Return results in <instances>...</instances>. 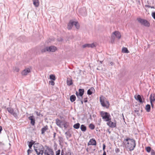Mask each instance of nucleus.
<instances>
[{
	"mask_svg": "<svg viewBox=\"0 0 155 155\" xmlns=\"http://www.w3.org/2000/svg\"><path fill=\"white\" fill-rule=\"evenodd\" d=\"M31 68H27L23 70L21 72V74L22 75L25 76L27 75L31 71Z\"/></svg>",
	"mask_w": 155,
	"mask_h": 155,
	"instance_id": "nucleus-10",
	"label": "nucleus"
},
{
	"mask_svg": "<svg viewBox=\"0 0 155 155\" xmlns=\"http://www.w3.org/2000/svg\"><path fill=\"white\" fill-rule=\"evenodd\" d=\"M107 124L111 128H114L116 127V126L117 121L115 120H114L113 121H111V118L110 120H109L108 121H107Z\"/></svg>",
	"mask_w": 155,
	"mask_h": 155,
	"instance_id": "nucleus-7",
	"label": "nucleus"
},
{
	"mask_svg": "<svg viewBox=\"0 0 155 155\" xmlns=\"http://www.w3.org/2000/svg\"><path fill=\"white\" fill-rule=\"evenodd\" d=\"M151 154V155H155V152H152Z\"/></svg>",
	"mask_w": 155,
	"mask_h": 155,
	"instance_id": "nucleus-41",
	"label": "nucleus"
},
{
	"mask_svg": "<svg viewBox=\"0 0 155 155\" xmlns=\"http://www.w3.org/2000/svg\"><path fill=\"white\" fill-rule=\"evenodd\" d=\"M147 7H148L149 8H150V7L151 8H154V7H150V6H147Z\"/></svg>",
	"mask_w": 155,
	"mask_h": 155,
	"instance_id": "nucleus-45",
	"label": "nucleus"
},
{
	"mask_svg": "<svg viewBox=\"0 0 155 155\" xmlns=\"http://www.w3.org/2000/svg\"><path fill=\"white\" fill-rule=\"evenodd\" d=\"M35 150L38 155H43L44 153V148L38 144H35L34 146Z\"/></svg>",
	"mask_w": 155,
	"mask_h": 155,
	"instance_id": "nucleus-4",
	"label": "nucleus"
},
{
	"mask_svg": "<svg viewBox=\"0 0 155 155\" xmlns=\"http://www.w3.org/2000/svg\"><path fill=\"white\" fill-rule=\"evenodd\" d=\"M81 104H83V101L82 100L81 101Z\"/></svg>",
	"mask_w": 155,
	"mask_h": 155,
	"instance_id": "nucleus-47",
	"label": "nucleus"
},
{
	"mask_svg": "<svg viewBox=\"0 0 155 155\" xmlns=\"http://www.w3.org/2000/svg\"><path fill=\"white\" fill-rule=\"evenodd\" d=\"M152 16L155 19V12L152 13Z\"/></svg>",
	"mask_w": 155,
	"mask_h": 155,
	"instance_id": "nucleus-36",
	"label": "nucleus"
},
{
	"mask_svg": "<svg viewBox=\"0 0 155 155\" xmlns=\"http://www.w3.org/2000/svg\"><path fill=\"white\" fill-rule=\"evenodd\" d=\"M74 25L75 26L77 29H78L79 28V25L78 22L74 21Z\"/></svg>",
	"mask_w": 155,
	"mask_h": 155,
	"instance_id": "nucleus-29",
	"label": "nucleus"
},
{
	"mask_svg": "<svg viewBox=\"0 0 155 155\" xmlns=\"http://www.w3.org/2000/svg\"><path fill=\"white\" fill-rule=\"evenodd\" d=\"M33 3L34 5L36 7H38L39 5L38 0H33Z\"/></svg>",
	"mask_w": 155,
	"mask_h": 155,
	"instance_id": "nucleus-21",
	"label": "nucleus"
},
{
	"mask_svg": "<svg viewBox=\"0 0 155 155\" xmlns=\"http://www.w3.org/2000/svg\"><path fill=\"white\" fill-rule=\"evenodd\" d=\"M137 20L141 25H143L144 26L149 27L150 25L149 22L146 19L139 18H137Z\"/></svg>",
	"mask_w": 155,
	"mask_h": 155,
	"instance_id": "nucleus-5",
	"label": "nucleus"
},
{
	"mask_svg": "<svg viewBox=\"0 0 155 155\" xmlns=\"http://www.w3.org/2000/svg\"><path fill=\"white\" fill-rule=\"evenodd\" d=\"M55 134H56V133H54V137L55 136Z\"/></svg>",
	"mask_w": 155,
	"mask_h": 155,
	"instance_id": "nucleus-49",
	"label": "nucleus"
},
{
	"mask_svg": "<svg viewBox=\"0 0 155 155\" xmlns=\"http://www.w3.org/2000/svg\"><path fill=\"white\" fill-rule=\"evenodd\" d=\"M95 47V45L94 43H92L91 44H86L83 45L82 46V47L83 48H85L86 47H88V48H93Z\"/></svg>",
	"mask_w": 155,
	"mask_h": 155,
	"instance_id": "nucleus-15",
	"label": "nucleus"
},
{
	"mask_svg": "<svg viewBox=\"0 0 155 155\" xmlns=\"http://www.w3.org/2000/svg\"><path fill=\"white\" fill-rule=\"evenodd\" d=\"M49 83L52 86H53L54 84V81H49Z\"/></svg>",
	"mask_w": 155,
	"mask_h": 155,
	"instance_id": "nucleus-35",
	"label": "nucleus"
},
{
	"mask_svg": "<svg viewBox=\"0 0 155 155\" xmlns=\"http://www.w3.org/2000/svg\"><path fill=\"white\" fill-rule=\"evenodd\" d=\"M115 36L119 39L121 38V35L120 33L117 31H115L113 32L111 35V42L112 43H114L115 40Z\"/></svg>",
	"mask_w": 155,
	"mask_h": 155,
	"instance_id": "nucleus-6",
	"label": "nucleus"
},
{
	"mask_svg": "<svg viewBox=\"0 0 155 155\" xmlns=\"http://www.w3.org/2000/svg\"><path fill=\"white\" fill-rule=\"evenodd\" d=\"M7 110L9 113L13 115L14 117L17 116V114L14 112V110L13 108L11 107H8L7 108Z\"/></svg>",
	"mask_w": 155,
	"mask_h": 155,
	"instance_id": "nucleus-11",
	"label": "nucleus"
},
{
	"mask_svg": "<svg viewBox=\"0 0 155 155\" xmlns=\"http://www.w3.org/2000/svg\"><path fill=\"white\" fill-rule=\"evenodd\" d=\"M79 93L76 92V94L77 96L78 97L79 96L81 97H82L84 92V90L83 89H79Z\"/></svg>",
	"mask_w": 155,
	"mask_h": 155,
	"instance_id": "nucleus-12",
	"label": "nucleus"
},
{
	"mask_svg": "<svg viewBox=\"0 0 155 155\" xmlns=\"http://www.w3.org/2000/svg\"><path fill=\"white\" fill-rule=\"evenodd\" d=\"M74 25V21L72 20L70 21L68 25V29H71Z\"/></svg>",
	"mask_w": 155,
	"mask_h": 155,
	"instance_id": "nucleus-18",
	"label": "nucleus"
},
{
	"mask_svg": "<svg viewBox=\"0 0 155 155\" xmlns=\"http://www.w3.org/2000/svg\"><path fill=\"white\" fill-rule=\"evenodd\" d=\"M56 124L58 126L60 127L61 126V120L59 119H57L56 120Z\"/></svg>",
	"mask_w": 155,
	"mask_h": 155,
	"instance_id": "nucleus-23",
	"label": "nucleus"
},
{
	"mask_svg": "<svg viewBox=\"0 0 155 155\" xmlns=\"http://www.w3.org/2000/svg\"><path fill=\"white\" fill-rule=\"evenodd\" d=\"M101 117L104 121L107 122L109 120H110L111 116L110 114L104 111H101L100 112Z\"/></svg>",
	"mask_w": 155,
	"mask_h": 155,
	"instance_id": "nucleus-3",
	"label": "nucleus"
},
{
	"mask_svg": "<svg viewBox=\"0 0 155 155\" xmlns=\"http://www.w3.org/2000/svg\"><path fill=\"white\" fill-rule=\"evenodd\" d=\"M29 120H31V124L32 125H34L35 123V119L34 116H32L29 117H28Z\"/></svg>",
	"mask_w": 155,
	"mask_h": 155,
	"instance_id": "nucleus-17",
	"label": "nucleus"
},
{
	"mask_svg": "<svg viewBox=\"0 0 155 155\" xmlns=\"http://www.w3.org/2000/svg\"><path fill=\"white\" fill-rule=\"evenodd\" d=\"M150 101L152 107H153V105L152 104L153 102L155 101V96L154 94H151L150 97Z\"/></svg>",
	"mask_w": 155,
	"mask_h": 155,
	"instance_id": "nucleus-13",
	"label": "nucleus"
},
{
	"mask_svg": "<svg viewBox=\"0 0 155 155\" xmlns=\"http://www.w3.org/2000/svg\"><path fill=\"white\" fill-rule=\"evenodd\" d=\"M19 71V69L18 68H17L16 70V71L18 72Z\"/></svg>",
	"mask_w": 155,
	"mask_h": 155,
	"instance_id": "nucleus-46",
	"label": "nucleus"
},
{
	"mask_svg": "<svg viewBox=\"0 0 155 155\" xmlns=\"http://www.w3.org/2000/svg\"><path fill=\"white\" fill-rule=\"evenodd\" d=\"M84 101L85 103L87 102V98H84Z\"/></svg>",
	"mask_w": 155,
	"mask_h": 155,
	"instance_id": "nucleus-40",
	"label": "nucleus"
},
{
	"mask_svg": "<svg viewBox=\"0 0 155 155\" xmlns=\"http://www.w3.org/2000/svg\"><path fill=\"white\" fill-rule=\"evenodd\" d=\"M50 78L51 79L53 80H55V76L53 74H51L50 76Z\"/></svg>",
	"mask_w": 155,
	"mask_h": 155,
	"instance_id": "nucleus-30",
	"label": "nucleus"
},
{
	"mask_svg": "<svg viewBox=\"0 0 155 155\" xmlns=\"http://www.w3.org/2000/svg\"><path fill=\"white\" fill-rule=\"evenodd\" d=\"M62 153H63V150L62 151V152H61V155H63L62 154Z\"/></svg>",
	"mask_w": 155,
	"mask_h": 155,
	"instance_id": "nucleus-50",
	"label": "nucleus"
},
{
	"mask_svg": "<svg viewBox=\"0 0 155 155\" xmlns=\"http://www.w3.org/2000/svg\"><path fill=\"white\" fill-rule=\"evenodd\" d=\"M81 130L83 131H85L86 130V127L84 125H81L80 127Z\"/></svg>",
	"mask_w": 155,
	"mask_h": 155,
	"instance_id": "nucleus-25",
	"label": "nucleus"
},
{
	"mask_svg": "<svg viewBox=\"0 0 155 155\" xmlns=\"http://www.w3.org/2000/svg\"><path fill=\"white\" fill-rule=\"evenodd\" d=\"M103 155H106V153L105 151H104Z\"/></svg>",
	"mask_w": 155,
	"mask_h": 155,
	"instance_id": "nucleus-44",
	"label": "nucleus"
},
{
	"mask_svg": "<svg viewBox=\"0 0 155 155\" xmlns=\"http://www.w3.org/2000/svg\"><path fill=\"white\" fill-rule=\"evenodd\" d=\"M80 126V124L79 123H78L74 124L73 127L74 128L78 129L79 128Z\"/></svg>",
	"mask_w": 155,
	"mask_h": 155,
	"instance_id": "nucleus-28",
	"label": "nucleus"
},
{
	"mask_svg": "<svg viewBox=\"0 0 155 155\" xmlns=\"http://www.w3.org/2000/svg\"><path fill=\"white\" fill-rule=\"evenodd\" d=\"M31 150L30 149H28L27 151L28 155H29V153H31Z\"/></svg>",
	"mask_w": 155,
	"mask_h": 155,
	"instance_id": "nucleus-38",
	"label": "nucleus"
},
{
	"mask_svg": "<svg viewBox=\"0 0 155 155\" xmlns=\"http://www.w3.org/2000/svg\"><path fill=\"white\" fill-rule=\"evenodd\" d=\"M146 110L147 112H149L150 110V106L149 104H147L146 106L145 107Z\"/></svg>",
	"mask_w": 155,
	"mask_h": 155,
	"instance_id": "nucleus-26",
	"label": "nucleus"
},
{
	"mask_svg": "<svg viewBox=\"0 0 155 155\" xmlns=\"http://www.w3.org/2000/svg\"><path fill=\"white\" fill-rule=\"evenodd\" d=\"M73 82L72 78H68L67 79V84L68 85L70 86L73 84Z\"/></svg>",
	"mask_w": 155,
	"mask_h": 155,
	"instance_id": "nucleus-19",
	"label": "nucleus"
},
{
	"mask_svg": "<svg viewBox=\"0 0 155 155\" xmlns=\"http://www.w3.org/2000/svg\"><path fill=\"white\" fill-rule=\"evenodd\" d=\"M100 101L101 106L107 109L109 108L110 104L109 101L104 96L101 95L100 97Z\"/></svg>",
	"mask_w": 155,
	"mask_h": 155,
	"instance_id": "nucleus-2",
	"label": "nucleus"
},
{
	"mask_svg": "<svg viewBox=\"0 0 155 155\" xmlns=\"http://www.w3.org/2000/svg\"><path fill=\"white\" fill-rule=\"evenodd\" d=\"M151 149V148L150 147H147L146 148V150L147 151L148 153H149L150 152Z\"/></svg>",
	"mask_w": 155,
	"mask_h": 155,
	"instance_id": "nucleus-32",
	"label": "nucleus"
},
{
	"mask_svg": "<svg viewBox=\"0 0 155 155\" xmlns=\"http://www.w3.org/2000/svg\"><path fill=\"white\" fill-rule=\"evenodd\" d=\"M61 150H58L56 151V155H59L60 154Z\"/></svg>",
	"mask_w": 155,
	"mask_h": 155,
	"instance_id": "nucleus-34",
	"label": "nucleus"
},
{
	"mask_svg": "<svg viewBox=\"0 0 155 155\" xmlns=\"http://www.w3.org/2000/svg\"><path fill=\"white\" fill-rule=\"evenodd\" d=\"M2 127L1 126H0V133L1 132V131H2Z\"/></svg>",
	"mask_w": 155,
	"mask_h": 155,
	"instance_id": "nucleus-42",
	"label": "nucleus"
},
{
	"mask_svg": "<svg viewBox=\"0 0 155 155\" xmlns=\"http://www.w3.org/2000/svg\"><path fill=\"white\" fill-rule=\"evenodd\" d=\"M34 143L32 142H29L28 144V146L30 148H31V147L32 146V145Z\"/></svg>",
	"mask_w": 155,
	"mask_h": 155,
	"instance_id": "nucleus-33",
	"label": "nucleus"
},
{
	"mask_svg": "<svg viewBox=\"0 0 155 155\" xmlns=\"http://www.w3.org/2000/svg\"><path fill=\"white\" fill-rule=\"evenodd\" d=\"M89 127L91 129L93 130L94 129L95 126L94 124H91L89 125Z\"/></svg>",
	"mask_w": 155,
	"mask_h": 155,
	"instance_id": "nucleus-31",
	"label": "nucleus"
},
{
	"mask_svg": "<svg viewBox=\"0 0 155 155\" xmlns=\"http://www.w3.org/2000/svg\"><path fill=\"white\" fill-rule=\"evenodd\" d=\"M76 99L75 96L74 95H72L70 97V100L71 102L74 101Z\"/></svg>",
	"mask_w": 155,
	"mask_h": 155,
	"instance_id": "nucleus-24",
	"label": "nucleus"
},
{
	"mask_svg": "<svg viewBox=\"0 0 155 155\" xmlns=\"http://www.w3.org/2000/svg\"><path fill=\"white\" fill-rule=\"evenodd\" d=\"M134 97L136 100L138 101L140 103H143L142 98L140 95H138L137 96H135Z\"/></svg>",
	"mask_w": 155,
	"mask_h": 155,
	"instance_id": "nucleus-16",
	"label": "nucleus"
},
{
	"mask_svg": "<svg viewBox=\"0 0 155 155\" xmlns=\"http://www.w3.org/2000/svg\"><path fill=\"white\" fill-rule=\"evenodd\" d=\"M65 155H71V154L70 153L68 152V153H66V154Z\"/></svg>",
	"mask_w": 155,
	"mask_h": 155,
	"instance_id": "nucleus-43",
	"label": "nucleus"
},
{
	"mask_svg": "<svg viewBox=\"0 0 155 155\" xmlns=\"http://www.w3.org/2000/svg\"><path fill=\"white\" fill-rule=\"evenodd\" d=\"M103 150L104 151H105V147H106L105 144H103Z\"/></svg>",
	"mask_w": 155,
	"mask_h": 155,
	"instance_id": "nucleus-37",
	"label": "nucleus"
},
{
	"mask_svg": "<svg viewBox=\"0 0 155 155\" xmlns=\"http://www.w3.org/2000/svg\"><path fill=\"white\" fill-rule=\"evenodd\" d=\"M64 127H65V128H67V127H66V126H65V124H64Z\"/></svg>",
	"mask_w": 155,
	"mask_h": 155,
	"instance_id": "nucleus-48",
	"label": "nucleus"
},
{
	"mask_svg": "<svg viewBox=\"0 0 155 155\" xmlns=\"http://www.w3.org/2000/svg\"><path fill=\"white\" fill-rule=\"evenodd\" d=\"M122 52L124 53H129V51L127 50V49L126 48H123L122 49Z\"/></svg>",
	"mask_w": 155,
	"mask_h": 155,
	"instance_id": "nucleus-27",
	"label": "nucleus"
},
{
	"mask_svg": "<svg viewBox=\"0 0 155 155\" xmlns=\"http://www.w3.org/2000/svg\"><path fill=\"white\" fill-rule=\"evenodd\" d=\"M94 90L93 88L91 87L90 89H89L87 91V94H88L90 95L92 93V91Z\"/></svg>",
	"mask_w": 155,
	"mask_h": 155,
	"instance_id": "nucleus-22",
	"label": "nucleus"
},
{
	"mask_svg": "<svg viewBox=\"0 0 155 155\" xmlns=\"http://www.w3.org/2000/svg\"><path fill=\"white\" fill-rule=\"evenodd\" d=\"M115 151L116 153L120 152V150L118 148H116L115 149Z\"/></svg>",
	"mask_w": 155,
	"mask_h": 155,
	"instance_id": "nucleus-39",
	"label": "nucleus"
},
{
	"mask_svg": "<svg viewBox=\"0 0 155 155\" xmlns=\"http://www.w3.org/2000/svg\"><path fill=\"white\" fill-rule=\"evenodd\" d=\"M57 50L56 48L54 46H50L49 47H46L44 49L42 50V52H45L47 51H51L54 52L55 51Z\"/></svg>",
	"mask_w": 155,
	"mask_h": 155,
	"instance_id": "nucleus-8",
	"label": "nucleus"
},
{
	"mask_svg": "<svg viewBox=\"0 0 155 155\" xmlns=\"http://www.w3.org/2000/svg\"><path fill=\"white\" fill-rule=\"evenodd\" d=\"M123 143L125 147L128 150H133L136 146L135 141L128 137L124 139Z\"/></svg>",
	"mask_w": 155,
	"mask_h": 155,
	"instance_id": "nucleus-1",
	"label": "nucleus"
},
{
	"mask_svg": "<svg viewBox=\"0 0 155 155\" xmlns=\"http://www.w3.org/2000/svg\"><path fill=\"white\" fill-rule=\"evenodd\" d=\"M48 129V126L47 125L41 129V132L42 134H44L45 131H46Z\"/></svg>",
	"mask_w": 155,
	"mask_h": 155,
	"instance_id": "nucleus-20",
	"label": "nucleus"
},
{
	"mask_svg": "<svg viewBox=\"0 0 155 155\" xmlns=\"http://www.w3.org/2000/svg\"><path fill=\"white\" fill-rule=\"evenodd\" d=\"M54 153L53 150L48 147L44 152V155H54Z\"/></svg>",
	"mask_w": 155,
	"mask_h": 155,
	"instance_id": "nucleus-9",
	"label": "nucleus"
},
{
	"mask_svg": "<svg viewBox=\"0 0 155 155\" xmlns=\"http://www.w3.org/2000/svg\"><path fill=\"white\" fill-rule=\"evenodd\" d=\"M96 142L95 139L92 138L90 140L88 143L87 145H96Z\"/></svg>",
	"mask_w": 155,
	"mask_h": 155,
	"instance_id": "nucleus-14",
	"label": "nucleus"
}]
</instances>
